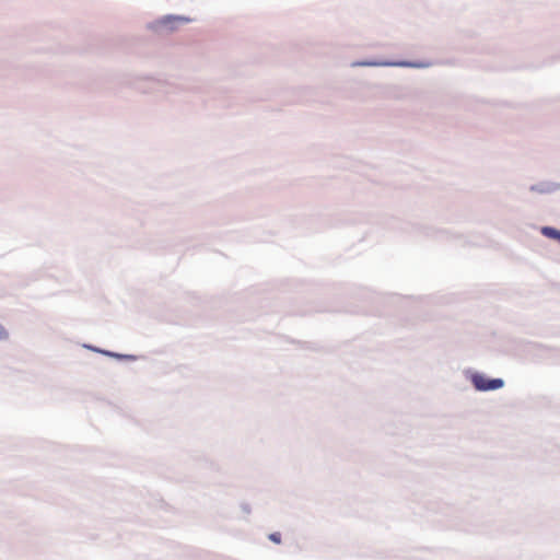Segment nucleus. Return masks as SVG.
Instances as JSON below:
<instances>
[{"instance_id":"obj_1","label":"nucleus","mask_w":560,"mask_h":560,"mask_svg":"<svg viewBox=\"0 0 560 560\" xmlns=\"http://www.w3.org/2000/svg\"><path fill=\"white\" fill-rule=\"evenodd\" d=\"M472 384L476 389L486 392L501 388L504 383L501 378L489 380L483 375L476 374L472 376Z\"/></svg>"},{"instance_id":"obj_2","label":"nucleus","mask_w":560,"mask_h":560,"mask_svg":"<svg viewBox=\"0 0 560 560\" xmlns=\"http://www.w3.org/2000/svg\"><path fill=\"white\" fill-rule=\"evenodd\" d=\"M541 233L542 235L549 237V238H553V240H557L560 242V231L553 229V228H550V226H544L541 229Z\"/></svg>"},{"instance_id":"obj_3","label":"nucleus","mask_w":560,"mask_h":560,"mask_svg":"<svg viewBox=\"0 0 560 560\" xmlns=\"http://www.w3.org/2000/svg\"><path fill=\"white\" fill-rule=\"evenodd\" d=\"M269 539L276 544H280L281 542V535L280 533H272L269 535Z\"/></svg>"},{"instance_id":"obj_4","label":"nucleus","mask_w":560,"mask_h":560,"mask_svg":"<svg viewBox=\"0 0 560 560\" xmlns=\"http://www.w3.org/2000/svg\"><path fill=\"white\" fill-rule=\"evenodd\" d=\"M8 338V331L5 330V328L0 325V340L2 339H7Z\"/></svg>"}]
</instances>
